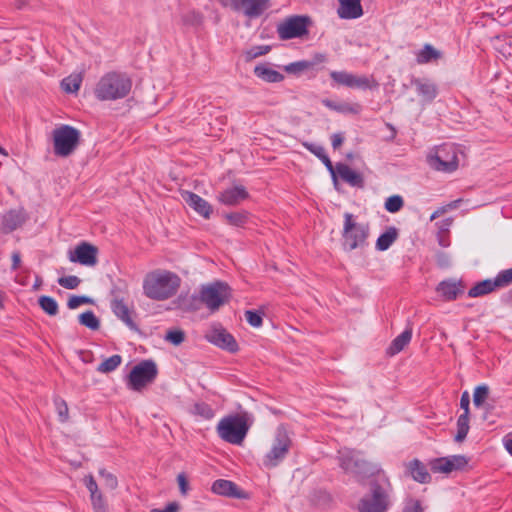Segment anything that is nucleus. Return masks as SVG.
Instances as JSON below:
<instances>
[{
    "mask_svg": "<svg viewBox=\"0 0 512 512\" xmlns=\"http://www.w3.org/2000/svg\"><path fill=\"white\" fill-rule=\"evenodd\" d=\"M81 82L82 76L80 74H72L62 80L61 87L65 92L75 93L79 90Z\"/></svg>",
    "mask_w": 512,
    "mask_h": 512,
    "instance_id": "nucleus-35",
    "label": "nucleus"
},
{
    "mask_svg": "<svg viewBox=\"0 0 512 512\" xmlns=\"http://www.w3.org/2000/svg\"><path fill=\"white\" fill-rule=\"evenodd\" d=\"M468 464L464 455H452L433 459L430 462L431 471L434 473L449 474L453 471L463 470Z\"/></svg>",
    "mask_w": 512,
    "mask_h": 512,
    "instance_id": "nucleus-13",
    "label": "nucleus"
},
{
    "mask_svg": "<svg viewBox=\"0 0 512 512\" xmlns=\"http://www.w3.org/2000/svg\"><path fill=\"white\" fill-rule=\"evenodd\" d=\"M166 340L170 341L174 345H179L184 341V333L179 330L169 331L166 335Z\"/></svg>",
    "mask_w": 512,
    "mask_h": 512,
    "instance_id": "nucleus-53",
    "label": "nucleus"
},
{
    "mask_svg": "<svg viewBox=\"0 0 512 512\" xmlns=\"http://www.w3.org/2000/svg\"><path fill=\"white\" fill-rule=\"evenodd\" d=\"M238 349L239 347L234 337L231 334L226 333V351L235 353Z\"/></svg>",
    "mask_w": 512,
    "mask_h": 512,
    "instance_id": "nucleus-58",
    "label": "nucleus"
},
{
    "mask_svg": "<svg viewBox=\"0 0 512 512\" xmlns=\"http://www.w3.org/2000/svg\"><path fill=\"white\" fill-rule=\"evenodd\" d=\"M269 51H270V46H267V45L254 46V47H251L246 52V57H247V59L252 60L259 56L266 55Z\"/></svg>",
    "mask_w": 512,
    "mask_h": 512,
    "instance_id": "nucleus-47",
    "label": "nucleus"
},
{
    "mask_svg": "<svg viewBox=\"0 0 512 512\" xmlns=\"http://www.w3.org/2000/svg\"><path fill=\"white\" fill-rule=\"evenodd\" d=\"M411 85L414 87L423 105L432 103L438 96V86L429 78L414 77L411 79Z\"/></svg>",
    "mask_w": 512,
    "mask_h": 512,
    "instance_id": "nucleus-15",
    "label": "nucleus"
},
{
    "mask_svg": "<svg viewBox=\"0 0 512 512\" xmlns=\"http://www.w3.org/2000/svg\"><path fill=\"white\" fill-rule=\"evenodd\" d=\"M331 140H332V147L334 149H338L342 145V143L344 141V137L340 133H335L332 135Z\"/></svg>",
    "mask_w": 512,
    "mask_h": 512,
    "instance_id": "nucleus-62",
    "label": "nucleus"
},
{
    "mask_svg": "<svg viewBox=\"0 0 512 512\" xmlns=\"http://www.w3.org/2000/svg\"><path fill=\"white\" fill-rule=\"evenodd\" d=\"M469 405L470 396L467 391L463 392L460 398V407L464 410L463 414L457 420V433L455 435L456 442H462L469 431Z\"/></svg>",
    "mask_w": 512,
    "mask_h": 512,
    "instance_id": "nucleus-17",
    "label": "nucleus"
},
{
    "mask_svg": "<svg viewBox=\"0 0 512 512\" xmlns=\"http://www.w3.org/2000/svg\"><path fill=\"white\" fill-rule=\"evenodd\" d=\"M497 289L494 279H485L476 283L470 290L468 291V296L471 298L485 296L489 293H492Z\"/></svg>",
    "mask_w": 512,
    "mask_h": 512,
    "instance_id": "nucleus-31",
    "label": "nucleus"
},
{
    "mask_svg": "<svg viewBox=\"0 0 512 512\" xmlns=\"http://www.w3.org/2000/svg\"><path fill=\"white\" fill-rule=\"evenodd\" d=\"M340 466L359 480L378 475L369 493L358 503L359 512H386L391 504L392 485L378 465L365 461L360 452L344 448L339 451Z\"/></svg>",
    "mask_w": 512,
    "mask_h": 512,
    "instance_id": "nucleus-1",
    "label": "nucleus"
},
{
    "mask_svg": "<svg viewBox=\"0 0 512 512\" xmlns=\"http://www.w3.org/2000/svg\"><path fill=\"white\" fill-rule=\"evenodd\" d=\"M121 362L122 358L120 355H112L99 364L97 371L100 373H110L116 370L120 366Z\"/></svg>",
    "mask_w": 512,
    "mask_h": 512,
    "instance_id": "nucleus-36",
    "label": "nucleus"
},
{
    "mask_svg": "<svg viewBox=\"0 0 512 512\" xmlns=\"http://www.w3.org/2000/svg\"><path fill=\"white\" fill-rule=\"evenodd\" d=\"M81 133L67 124H61L52 131L53 152L58 157L70 156L80 143Z\"/></svg>",
    "mask_w": 512,
    "mask_h": 512,
    "instance_id": "nucleus-5",
    "label": "nucleus"
},
{
    "mask_svg": "<svg viewBox=\"0 0 512 512\" xmlns=\"http://www.w3.org/2000/svg\"><path fill=\"white\" fill-rule=\"evenodd\" d=\"M497 289L512 284V268L503 270L494 278Z\"/></svg>",
    "mask_w": 512,
    "mask_h": 512,
    "instance_id": "nucleus-41",
    "label": "nucleus"
},
{
    "mask_svg": "<svg viewBox=\"0 0 512 512\" xmlns=\"http://www.w3.org/2000/svg\"><path fill=\"white\" fill-rule=\"evenodd\" d=\"M459 148L454 144H443L428 155L429 165L441 172H453L459 166Z\"/></svg>",
    "mask_w": 512,
    "mask_h": 512,
    "instance_id": "nucleus-7",
    "label": "nucleus"
},
{
    "mask_svg": "<svg viewBox=\"0 0 512 512\" xmlns=\"http://www.w3.org/2000/svg\"><path fill=\"white\" fill-rule=\"evenodd\" d=\"M179 505L176 502L169 503L165 508L163 509H153L151 512H178Z\"/></svg>",
    "mask_w": 512,
    "mask_h": 512,
    "instance_id": "nucleus-60",
    "label": "nucleus"
},
{
    "mask_svg": "<svg viewBox=\"0 0 512 512\" xmlns=\"http://www.w3.org/2000/svg\"><path fill=\"white\" fill-rule=\"evenodd\" d=\"M224 286L221 282L203 285L198 296H192L193 302L200 301L211 312L217 311L223 303L222 291Z\"/></svg>",
    "mask_w": 512,
    "mask_h": 512,
    "instance_id": "nucleus-11",
    "label": "nucleus"
},
{
    "mask_svg": "<svg viewBox=\"0 0 512 512\" xmlns=\"http://www.w3.org/2000/svg\"><path fill=\"white\" fill-rule=\"evenodd\" d=\"M436 262L441 268H447L451 265V257L446 252H438L436 254Z\"/></svg>",
    "mask_w": 512,
    "mask_h": 512,
    "instance_id": "nucleus-56",
    "label": "nucleus"
},
{
    "mask_svg": "<svg viewBox=\"0 0 512 512\" xmlns=\"http://www.w3.org/2000/svg\"><path fill=\"white\" fill-rule=\"evenodd\" d=\"M290 443L287 430L283 426H279L276 430L272 448L263 459L264 466L267 468L277 466L287 455Z\"/></svg>",
    "mask_w": 512,
    "mask_h": 512,
    "instance_id": "nucleus-9",
    "label": "nucleus"
},
{
    "mask_svg": "<svg viewBox=\"0 0 512 512\" xmlns=\"http://www.w3.org/2000/svg\"><path fill=\"white\" fill-rule=\"evenodd\" d=\"M183 201L191 207L193 210H195L199 215L208 218L211 212L210 205L202 199L200 196L189 192V191H183L181 193Z\"/></svg>",
    "mask_w": 512,
    "mask_h": 512,
    "instance_id": "nucleus-20",
    "label": "nucleus"
},
{
    "mask_svg": "<svg viewBox=\"0 0 512 512\" xmlns=\"http://www.w3.org/2000/svg\"><path fill=\"white\" fill-rule=\"evenodd\" d=\"M337 174L343 181L353 187L363 186V177L358 172L351 169L348 165L339 163L336 165Z\"/></svg>",
    "mask_w": 512,
    "mask_h": 512,
    "instance_id": "nucleus-24",
    "label": "nucleus"
},
{
    "mask_svg": "<svg viewBox=\"0 0 512 512\" xmlns=\"http://www.w3.org/2000/svg\"><path fill=\"white\" fill-rule=\"evenodd\" d=\"M330 77L335 84L348 88L371 90L378 87V82L373 78V76L356 75L348 71L342 70L331 71Z\"/></svg>",
    "mask_w": 512,
    "mask_h": 512,
    "instance_id": "nucleus-10",
    "label": "nucleus"
},
{
    "mask_svg": "<svg viewBox=\"0 0 512 512\" xmlns=\"http://www.w3.org/2000/svg\"><path fill=\"white\" fill-rule=\"evenodd\" d=\"M404 205L403 198L399 195H393L387 198L385 209L390 213L398 212Z\"/></svg>",
    "mask_w": 512,
    "mask_h": 512,
    "instance_id": "nucleus-40",
    "label": "nucleus"
},
{
    "mask_svg": "<svg viewBox=\"0 0 512 512\" xmlns=\"http://www.w3.org/2000/svg\"><path fill=\"white\" fill-rule=\"evenodd\" d=\"M322 103L327 108L343 114H358L361 111V106L357 103L335 102L329 99H324Z\"/></svg>",
    "mask_w": 512,
    "mask_h": 512,
    "instance_id": "nucleus-29",
    "label": "nucleus"
},
{
    "mask_svg": "<svg viewBox=\"0 0 512 512\" xmlns=\"http://www.w3.org/2000/svg\"><path fill=\"white\" fill-rule=\"evenodd\" d=\"M489 394V388L487 385H479L474 389L473 403L475 406L480 407L483 402L487 399Z\"/></svg>",
    "mask_w": 512,
    "mask_h": 512,
    "instance_id": "nucleus-39",
    "label": "nucleus"
},
{
    "mask_svg": "<svg viewBox=\"0 0 512 512\" xmlns=\"http://www.w3.org/2000/svg\"><path fill=\"white\" fill-rule=\"evenodd\" d=\"M25 221V214L22 209L10 210L3 215L2 223L6 230L13 231Z\"/></svg>",
    "mask_w": 512,
    "mask_h": 512,
    "instance_id": "nucleus-28",
    "label": "nucleus"
},
{
    "mask_svg": "<svg viewBox=\"0 0 512 512\" xmlns=\"http://www.w3.org/2000/svg\"><path fill=\"white\" fill-rule=\"evenodd\" d=\"M83 481L90 493V500L94 512H108L107 503L100 492L94 477L92 475H87L84 477Z\"/></svg>",
    "mask_w": 512,
    "mask_h": 512,
    "instance_id": "nucleus-18",
    "label": "nucleus"
},
{
    "mask_svg": "<svg viewBox=\"0 0 512 512\" xmlns=\"http://www.w3.org/2000/svg\"><path fill=\"white\" fill-rule=\"evenodd\" d=\"M308 17L292 16L278 25L277 33L280 39L288 40L307 34Z\"/></svg>",
    "mask_w": 512,
    "mask_h": 512,
    "instance_id": "nucleus-12",
    "label": "nucleus"
},
{
    "mask_svg": "<svg viewBox=\"0 0 512 512\" xmlns=\"http://www.w3.org/2000/svg\"><path fill=\"white\" fill-rule=\"evenodd\" d=\"M182 19L186 25H198L201 22V16L194 11L187 13Z\"/></svg>",
    "mask_w": 512,
    "mask_h": 512,
    "instance_id": "nucleus-55",
    "label": "nucleus"
},
{
    "mask_svg": "<svg viewBox=\"0 0 512 512\" xmlns=\"http://www.w3.org/2000/svg\"><path fill=\"white\" fill-rule=\"evenodd\" d=\"M254 75L267 83H279L284 80V75L273 69L269 63H259L254 67Z\"/></svg>",
    "mask_w": 512,
    "mask_h": 512,
    "instance_id": "nucleus-21",
    "label": "nucleus"
},
{
    "mask_svg": "<svg viewBox=\"0 0 512 512\" xmlns=\"http://www.w3.org/2000/svg\"><path fill=\"white\" fill-rule=\"evenodd\" d=\"M177 483L179 486L180 493L185 496L189 491V483L185 473H179L177 476Z\"/></svg>",
    "mask_w": 512,
    "mask_h": 512,
    "instance_id": "nucleus-54",
    "label": "nucleus"
},
{
    "mask_svg": "<svg viewBox=\"0 0 512 512\" xmlns=\"http://www.w3.org/2000/svg\"><path fill=\"white\" fill-rule=\"evenodd\" d=\"M440 52L433 48L431 45L426 44L423 49H421L416 54V61L418 64H426L433 60H436L440 57Z\"/></svg>",
    "mask_w": 512,
    "mask_h": 512,
    "instance_id": "nucleus-34",
    "label": "nucleus"
},
{
    "mask_svg": "<svg viewBox=\"0 0 512 512\" xmlns=\"http://www.w3.org/2000/svg\"><path fill=\"white\" fill-rule=\"evenodd\" d=\"M212 492L218 495H224V480L218 479L216 480L211 488Z\"/></svg>",
    "mask_w": 512,
    "mask_h": 512,
    "instance_id": "nucleus-59",
    "label": "nucleus"
},
{
    "mask_svg": "<svg viewBox=\"0 0 512 512\" xmlns=\"http://www.w3.org/2000/svg\"><path fill=\"white\" fill-rule=\"evenodd\" d=\"M99 475L102 478L103 485L111 490H114L118 486V481L115 475L106 471L105 469L99 470Z\"/></svg>",
    "mask_w": 512,
    "mask_h": 512,
    "instance_id": "nucleus-43",
    "label": "nucleus"
},
{
    "mask_svg": "<svg viewBox=\"0 0 512 512\" xmlns=\"http://www.w3.org/2000/svg\"><path fill=\"white\" fill-rule=\"evenodd\" d=\"M504 446L509 454L512 455V431L504 437Z\"/></svg>",
    "mask_w": 512,
    "mask_h": 512,
    "instance_id": "nucleus-64",
    "label": "nucleus"
},
{
    "mask_svg": "<svg viewBox=\"0 0 512 512\" xmlns=\"http://www.w3.org/2000/svg\"><path fill=\"white\" fill-rule=\"evenodd\" d=\"M321 161L323 162V164L326 166V168L332 174L334 180L336 181L335 168L327 154L324 157H322Z\"/></svg>",
    "mask_w": 512,
    "mask_h": 512,
    "instance_id": "nucleus-61",
    "label": "nucleus"
},
{
    "mask_svg": "<svg viewBox=\"0 0 512 512\" xmlns=\"http://www.w3.org/2000/svg\"><path fill=\"white\" fill-rule=\"evenodd\" d=\"M41 309L50 316L58 313V303L50 296H41L38 300Z\"/></svg>",
    "mask_w": 512,
    "mask_h": 512,
    "instance_id": "nucleus-37",
    "label": "nucleus"
},
{
    "mask_svg": "<svg viewBox=\"0 0 512 512\" xmlns=\"http://www.w3.org/2000/svg\"><path fill=\"white\" fill-rule=\"evenodd\" d=\"M437 292L445 300L451 301L464 292V286L461 281L445 280L438 284Z\"/></svg>",
    "mask_w": 512,
    "mask_h": 512,
    "instance_id": "nucleus-22",
    "label": "nucleus"
},
{
    "mask_svg": "<svg viewBox=\"0 0 512 512\" xmlns=\"http://www.w3.org/2000/svg\"><path fill=\"white\" fill-rule=\"evenodd\" d=\"M79 322L81 325L91 329L97 330L100 326L98 318L95 316L93 311H86L79 315Z\"/></svg>",
    "mask_w": 512,
    "mask_h": 512,
    "instance_id": "nucleus-38",
    "label": "nucleus"
},
{
    "mask_svg": "<svg viewBox=\"0 0 512 512\" xmlns=\"http://www.w3.org/2000/svg\"><path fill=\"white\" fill-rule=\"evenodd\" d=\"M253 423L252 414L244 410L226 415V442L241 446Z\"/></svg>",
    "mask_w": 512,
    "mask_h": 512,
    "instance_id": "nucleus-6",
    "label": "nucleus"
},
{
    "mask_svg": "<svg viewBox=\"0 0 512 512\" xmlns=\"http://www.w3.org/2000/svg\"><path fill=\"white\" fill-rule=\"evenodd\" d=\"M132 89L131 78L121 72H108L96 83L94 95L100 101H116L129 95Z\"/></svg>",
    "mask_w": 512,
    "mask_h": 512,
    "instance_id": "nucleus-3",
    "label": "nucleus"
},
{
    "mask_svg": "<svg viewBox=\"0 0 512 512\" xmlns=\"http://www.w3.org/2000/svg\"><path fill=\"white\" fill-rule=\"evenodd\" d=\"M403 512H423V508L419 500L410 498L405 501Z\"/></svg>",
    "mask_w": 512,
    "mask_h": 512,
    "instance_id": "nucleus-51",
    "label": "nucleus"
},
{
    "mask_svg": "<svg viewBox=\"0 0 512 512\" xmlns=\"http://www.w3.org/2000/svg\"><path fill=\"white\" fill-rule=\"evenodd\" d=\"M205 339L210 343L224 348V328L220 322H213L205 333Z\"/></svg>",
    "mask_w": 512,
    "mask_h": 512,
    "instance_id": "nucleus-30",
    "label": "nucleus"
},
{
    "mask_svg": "<svg viewBox=\"0 0 512 512\" xmlns=\"http://www.w3.org/2000/svg\"><path fill=\"white\" fill-rule=\"evenodd\" d=\"M337 14L341 19H356L363 15L361 0H338Z\"/></svg>",
    "mask_w": 512,
    "mask_h": 512,
    "instance_id": "nucleus-19",
    "label": "nucleus"
},
{
    "mask_svg": "<svg viewBox=\"0 0 512 512\" xmlns=\"http://www.w3.org/2000/svg\"><path fill=\"white\" fill-rule=\"evenodd\" d=\"M81 280L74 275L60 277L58 284L66 289H75L79 286Z\"/></svg>",
    "mask_w": 512,
    "mask_h": 512,
    "instance_id": "nucleus-46",
    "label": "nucleus"
},
{
    "mask_svg": "<svg viewBox=\"0 0 512 512\" xmlns=\"http://www.w3.org/2000/svg\"><path fill=\"white\" fill-rule=\"evenodd\" d=\"M11 258H12V269L13 270L18 269L19 266H20V263H21V255H20V253L18 251H14L12 253Z\"/></svg>",
    "mask_w": 512,
    "mask_h": 512,
    "instance_id": "nucleus-63",
    "label": "nucleus"
},
{
    "mask_svg": "<svg viewBox=\"0 0 512 512\" xmlns=\"http://www.w3.org/2000/svg\"><path fill=\"white\" fill-rule=\"evenodd\" d=\"M91 302V299L86 296H72L69 298L67 306L69 309H76L83 304H89Z\"/></svg>",
    "mask_w": 512,
    "mask_h": 512,
    "instance_id": "nucleus-50",
    "label": "nucleus"
},
{
    "mask_svg": "<svg viewBox=\"0 0 512 512\" xmlns=\"http://www.w3.org/2000/svg\"><path fill=\"white\" fill-rule=\"evenodd\" d=\"M304 146L320 160L326 155L325 149L320 145L304 143Z\"/></svg>",
    "mask_w": 512,
    "mask_h": 512,
    "instance_id": "nucleus-57",
    "label": "nucleus"
},
{
    "mask_svg": "<svg viewBox=\"0 0 512 512\" xmlns=\"http://www.w3.org/2000/svg\"><path fill=\"white\" fill-rule=\"evenodd\" d=\"M398 231L395 227H389L381 234L376 241V249L379 251L387 250L397 239Z\"/></svg>",
    "mask_w": 512,
    "mask_h": 512,
    "instance_id": "nucleus-33",
    "label": "nucleus"
},
{
    "mask_svg": "<svg viewBox=\"0 0 512 512\" xmlns=\"http://www.w3.org/2000/svg\"><path fill=\"white\" fill-rule=\"evenodd\" d=\"M369 234L368 223L357 222L355 216L351 213L346 212L344 214L342 247L345 251L364 249L368 245Z\"/></svg>",
    "mask_w": 512,
    "mask_h": 512,
    "instance_id": "nucleus-4",
    "label": "nucleus"
},
{
    "mask_svg": "<svg viewBox=\"0 0 512 512\" xmlns=\"http://www.w3.org/2000/svg\"><path fill=\"white\" fill-rule=\"evenodd\" d=\"M157 376V367L153 361L146 360L134 366L128 376V387L141 391L152 383Z\"/></svg>",
    "mask_w": 512,
    "mask_h": 512,
    "instance_id": "nucleus-8",
    "label": "nucleus"
},
{
    "mask_svg": "<svg viewBox=\"0 0 512 512\" xmlns=\"http://www.w3.org/2000/svg\"><path fill=\"white\" fill-rule=\"evenodd\" d=\"M245 319L252 327L255 328H259L263 323L262 315L252 310H247L245 312Z\"/></svg>",
    "mask_w": 512,
    "mask_h": 512,
    "instance_id": "nucleus-48",
    "label": "nucleus"
},
{
    "mask_svg": "<svg viewBox=\"0 0 512 512\" xmlns=\"http://www.w3.org/2000/svg\"><path fill=\"white\" fill-rule=\"evenodd\" d=\"M412 329L406 328L400 335H398L389 346L387 352L390 355H395L401 352L406 345L411 341Z\"/></svg>",
    "mask_w": 512,
    "mask_h": 512,
    "instance_id": "nucleus-32",
    "label": "nucleus"
},
{
    "mask_svg": "<svg viewBox=\"0 0 512 512\" xmlns=\"http://www.w3.org/2000/svg\"><path fill=\"white\" fill-rule=\"evenodd\" d=\"M98 249L94 245L82 242L74 250H70L68 258L73 263H79L84 266L92 267L97 264Z\"/></svg>",
    "mask_w": 512,
    "mask_h": 512,
    "instance_id": "nucleus-14",
    "label": "nucleus"
},
{
    "mask_svg": "<svg viewBox=\"0 0 512 512\" xmlns=\"http://www.w3.org/2000/svg\"><path fill=\"white\" fill-rule=\"evenodd\" d=\"M459 202L460 200H455L445 206L438 208L431 214L430 221L435 220L436 218L440 217L442 214L446 213L449 210L456 209L458 207Z\"/></svg>",
    "mask_w": 512,
    "mask_h": 512,
    "instance_id": "nucleus-49",
    "label": "nucleus"
},
{
    "mask_svg": "<svg viewBox=\"0 0 512 512\" xmlns=\"http://www.w3.org/2000/svg\"><path fill=\"white\" fill-rule=\"evenodd\" d=\"M407 469L411 474L412 478L419 483H429L431 476L426 466L417 459L412 460L408 463Z\"/></svg>",
    "mask_w": 512,
    "mask_h": 512,
    "instance_id": "nucleus-26",
    "label": "nucleus"
},
{
    "mask_svg": "<svg viewBox=\"0 0 512 512\" xmlns=\"http://www.w3.org/2000/svg\"><path fill=\"white\" fill-rule=\"evenodd\" d=\"M179 276L171 271L157 269L149 272L143 280L144 294L157 301L174 296L180 286Z\"/></svg>",
    "mask_w": 512,
    "mask_h": 512,
    "instance_id": "nucleus-2",
    "label": "nucleus"
},
{
    "mask_svg": "<svg viewBox=\"0 0 512 512\" xmlns=\"http://www.w3.org/2000/svg\"><path fill=\"white\" fill-rule=\"evenodd\" d=\"M247 220V214L243 211L233 213L226 212V222L234 226H242Z\"/></svg>",
    "mask_w": 512,
    "mask_h": 512,
    "instance_id": "nucleus-44",
    "label": "nucleus"
},
{
    "mask_svg": "<svg viewBox=\"0 0 512 512\" xmlns=\"http://www.w3.org/2000/svg\"><path fill=\"white\" fill-rule=\"evenodd\" d=\"M54 402H55L56 411H57L60 421L66 422L69 417V410H68L67 403L63 399H60V398L55 399Z\"/></svg>",
    "mask_w": 512,
    "mask_h": 512,
    "instance_id": "nucleus-45",
    "label": "nucleus"
},
{
    "mask_svg": "<svg viewBox=\"0 0 512 512\" xmlns=\"http://www.w3.org/2000/svg\"><path fill=\"white\" fill-rule=\"evenodd\" d=\"M326 61V57L323 54H316L314 55L312 60H302L297 62L289 63L288 65L284 66V70L287 73L291 74H299L303 71L312 69L315 65L323 63Z\"/></svg>",
    "mask_w": 512,
    "mask_h": 512,
    "instance_id": "nucleus-23",
    "label": "nucleus"
},
{
    "mask_svg": "<svg viewBox=\"0 0 512 512\" xmlns=\"http://www.w3.org/2000/svg\"><path fill=\"white\" fill-rule=\"evenodd\" d=\"M226 497L244 499L247 498L248 495L245 491L241 490L234 482L226 480Z\"/></svg>",
    "mask_w": 512,
    "mask_h": 512,
    "instance_id": "nucleus-42",
    "label": "nucleus"
},
{
    "mask_svg": "<svg viewBox=\"0 0 512 512\" xmlns=\"http://www.w3.org/2000/svg\"><path fill=\"white\" fill-rule=\"evenodd\" d=\"M270 0H231L232 7L249 18L259 17L268 7Z\"/></svg>",
    "mask_w": 512,
    "mask_h": 512,
    "instance_id": "nucleus-16",
    "label": "nucleus"
},
{
    "mask_svg": "<svg viewBox=\"0 0 512 512\" xmlns=\"http://www.w3.org/2000/svg\"><path fill=\"white\" fill-rule=\"evenodd\" d=\"M114 314L121 319L128 327L135 329L136 325L131 318V312L129 307L124 303L123 300L115 299L111 303Z\"/></svg>",
    "mask_w": 512,
    "mask_h": 512,
    "instance_id": "nucleus-27",
    "label": "nucleus"
},
{
    "mask_svg": "<svg viewBox=\"0 0 512 512\" xmlns=\"http://www.w3.org/2000/svg\"><path fill=\"white\" fill-rule=\"evenodd\" d=\"M248 197L246 188L240 183H233L230 187H226V205H237Z\"/></svg>",
    "mask_w": 512,
    "mask_h": 512,
    "instance_id": "nucleus-25",
    "label": "nucleus"
},
{
    "mask_svg": "<svg viewBox=\"0 0 512 512\" xmlns=\"http://www.w3.org/2000/svg\"><path fill=\"white\" fill-rule=\"evenodd\" d=\"M194 412L206 419H210L213 417V411L209 405L205 403H197L194 406Z\"/></svg>",
    "mask_w": 512,
    "mask_h": 512,
    "instance_id": "nucleus-52",
    "label": "nucleus"
}]
</instances>
